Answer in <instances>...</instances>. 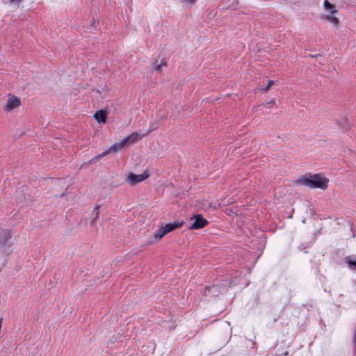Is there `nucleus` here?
<instances>
[{
	"mask_svg": "<svg viewBox=\"0 0 356 356\" xmlns=\"http://www.w3.org/2000/svg\"><path fill=\"white\" fill-rule=\"evenodd\" d=\"M323 13L321 18L335 26L337 29L341 27V22L337 16L339 8L334 4L331 3L328 0H325L323 6Z\"/></svg>",
	"mask_w": 356,
	"mask_h": 356,
	"instance_id": "obj_1",
	"label": "nucleus"
},
{
	"mask_svg": "<svg viewBox=\"0 0 356 356\" xmlns=\"http://www.w3.org/2000/svg\"><path fill=\"white\" fill-rule=\"evenodd\" d=\"M300 182L312 188H318L324 190L327 187L329 179L323 175L316 174L310 176L309 178L302 177Z\"/></svg>",
	"mask_w": 356,
	"mask_h": 356,
	"instance_id": "obj_2",
	"label": "nucleus"
},
{
	"mask_svg": "<svg viewBox=\"0 0 356 356\" xmlns=\"http://www.w3.org/2000/svg\"><path fill=\"white\" fill-rule=\"evenodd\" d=\"M139 139H140V135L138 133H133L126 137L124 139L118 141L111 145L108 148V152H111V153H116L119 151H121L126 145L133 144L138 141Z\"/></svg>",
	"mask_w": 356,
	"mask_h": 356,
	"instance_id": "obj_3",
	"label": "nucleus"
},
{
	"mask_svg": "<svg viewBox=\"0 0 356 356\" xmlns=\"http://www.w3.org/2000/svg\"><path fill=\"white\" fill-rule=\"evenodd\" d=\"M11 234L8 229H0V250L5 254L11 251L12 244L10 243Z\"/></svg>",
	"mask_w": 356,
	"mask_h": 356,
	"instance_id": "obj_4",
	"label": "nucleus"
},
{
	"mask_svg": "<svg viewBox=\"0 0 356 356\" xmlns=\"http://www.w3.org/2000/svg\"><path fill=\"white\" fill-rule=\"evenodd\" d=\"M149 177V174L147 170L145 171L140 175H136L132 172H129L125 177V181L130 186H134L139 184Z\"/></svg>",
	"mask_w": 356,
	"mask_h": 356,
	"instance_id": "obj_5",
	"label": "nucleus"
},
{
	"mask_svg": "<svg viewBox=\"0 0 356 356\" xmlns=\"http://www.w3.org/2000/svg\"><path fill=\"white\" fill-rule=\"evenodd\" d=\"M191 220H193L190 225V229H192L203 228L208 224V221L200 214L194 216Z\"/></svg>",
	"mask_w": 356,
	"mask_h": 356,
	"instance_id": "obj_6",
	"label": "nucleus"
},
{
	"mask_svg": "<svg viewBox=\"0 0 356 356\" xmlns=\"http://www.w3.org/2000/svg\"><path fill=\"white\" fill-rule=\"evenodd\" d=\"M21 104V100L16 96L9 95L5 104L4 109L7 112L12 111Z\"/></svg>",
	"mask_w": 356,
	"mask_h": 356,
	"instance_id": "obj_7",
	"label": "nucleus"
},
{
	"mask_svg": "<svg viewBox=\"0 0 356 356\" xmlns=\"http://www.w3.org/2000/svg\"><path fill=\"white\" fill-rule=\"evenodd\" d=\"M106 116L107 113L104 110H99L94 115V118L97 121V122L103 124L106 122Z\"/></svg>",
	"mask_w": 356,
	"mask_h": 356,
	"instance_id": "obj_8",
	"label": "nucleus"
},
{
	"mask_svg": "<svg viewBox=\"0 0 356 356\" xmlns=\"http://www.w3.org/2000/svg\"><path fill=\"white\" fill-rule=\"evenodd\" d=\"M183 222H170L168 223L163 226H162V228L164 229L166 234L172 232V230L175 229L176 228H178L182 225Z\"/></svg>",
	"mask_w": 356,
	"mask_h": 356,
	"instance_id": "obj_9",
	"label": "nucleus"
},
{
	"mask_svg": "<svg viewBox=\"0 0 356 356\" xmlns=\"http://www.w3.org/2000/svg\"><path fill=\"white\" fill-rule=\"evenodd\" d=\"M166 66V62L164 59L160 60H156L152 67V70L156 72L161 71L162 68Z\"/></svg>",
	"mask_w": 356,
	"mask_h": 356,
	"instance_id": "obj_10",
	"label": "nucleus"
},
{
	"mask_svg": "<svg viewBox=\"0 0 356 356\" xmlns=\"http://www.w3.org/2000/svg\"><path fill=\"white\" fill-rule=\"evenodd\" d=\"M166 234L165 232L164 231V229L162 228V227H161V228L156 232L154 233V238L156 239V240H159L161 239L163 236H165Z\"/></svg>",
	"mask_w": 356,
	"mask_h": 356,
	"instance_id": "obj_11",
	"label": "nucleus"
},
{
	"mask_svg": "<svg viewBox=\"0 0 356 356\" xmlns=\"http://www.w3.org/2000/svg\"><path fill=\"white\" fill-rule=\"evenodd\" d=\"M99 206H97L92 211V222H94L98 218L99 215Z\"/></svg>",
	"mask_w": 356,
	"mask_h": 356,
	"instance_id": "obj_12",
	"label": "nucleus"
},
{
	"mask_svg": "<svg viewBox=\"0 0 356 356\" xmlns=\"http://www.w3.org/2000/svg\"><path fill=\"white\" fill-rule=\"evenodd\" d=\"M274 84V81H272V80H270L268 81V85L264 88H261L259 89V90L262 92H266L267 91H268V90L270 89V88Z\"/></svg>",
	"mask_w": 356,
	"mask_h": 356,
	"instance_id": "obj_13",
	"label": "nucleus"
},
{
	"mask_svg": "<svg viewBox=\"0 0 356 356\" xmlns=\"http://www.w3.org/2000/svg\"><path fill=\"white\" fill-rule=\"evenodd\" d=\"M108 154H111V152H108V149L106 151H104V152H102V154H99L98 156H96V159H100Z\"/></svg>",
	"mask_w": 356,
	"mask_h": 356,
	"instance_id": "obj_14",
	"label": "nucleus"
},
{
	"mask_svg": "<svg viewBox=\"0 0 356 356\" xmlns=\"http://www.w3.org/2000/svg\"><path fill=\"white\" fill-rule=\"evenodd\" d=\"M184 2H185L186 3H188L191 6H193L195 3L196 2V0H183Z\"/></svg>",
	"mask_w": 356,
	"mask_h": 356,
	"instance_id": "obj_15",
	"label": "nucleus"
},
{
	"mask_svg": "<svg viewBox=\"0 0 356 356\" xmlns=\"http://www.w3.org/2000/svg\"><path fill=\"white\" fill-rule=\"evenodd\" d=\"M349 266L350 268L355 267L356 268V261H350L348 262Z\"/></svg>",
	"mask_w": 356,
	"mask_h": 356,
	"instance_id": "obj_16",
	"label": "nucleus"
},
{
	"mask_svg": "<svg viewBox=\"0 0 356 356\" xmlns=\"http://www.w3.org/2000/svg\"><path fill=\"white\" fill-rule=\"evenodd\" d=\"M355 346H356V330H355Z\"/></svg>",
	"mask_w": 356,
	"mask_h": 356,
	"instance_id": "obj_17",
	"label": "nucleus"
}]
</instances>
